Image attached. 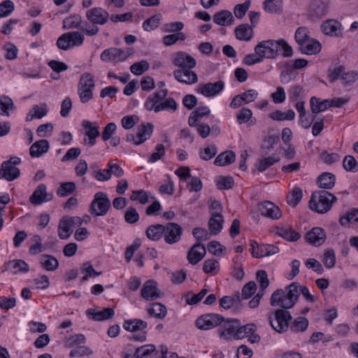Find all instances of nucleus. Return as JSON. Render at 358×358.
Masks as SVG:
<instances>
[{"mask_svg":"<svg viewBox=\"0 0 358 358\" xmlns=\"http://www.w3.org/2000/svg\"><path fill=\"white\" fill-rule=\"evenodd\" d=\"M255 52L262 58L268 59H275L280 52L284 57H289L293 55L292 47L283 39L261 41L255 46Z\"/></svg>","mask_w":358,"mask_h":358,"instance_id":"obj_1","label":"nucleus"},{"mask_svg":"<svg viewBox=\"0 0 358 358\" xmlns=\"http://www.w3.org/2000/svg\"><path fill=\"white\" fill-rule=\"evenodd\" d=\"M168 94L166 89L155 92L150 95L145 102V108L148 110H154L155 113L166 109L176 110L178 104L175 99L169 98L163 101Z\"/></svg>","mask_w":358,"mask_h":358,"instance_id":"obj_2","label":"nucleus"},{"mask_svg":"<svg viewBox=\"0 0 358 358\" xmlns=\"http://www.w3.org/2000/svg\"><path fill=\"white\" fill-rule=\"evenodd\" d=\"M336 201L337 198L333 194L325 190L317 191L311 195L309 208L318 213H326Z\"/></svg>","mask_w":358,"mask_h":358,"instance_id":"obj_3","label":"nucleus"},{"mask_svg":"<svg viewBox=\"0 0 358 358\" xmlns=\"http://www.w3.org/2000/svg\"><path fill=\"white\" fill-rule=\"evenodd\" d=\"M292 317L289 311L277 309L268 315L269 324L274 331L279 334L285 333L289 329V322Z\"/></svg>","mask_w":358,"mask_h":358,"instance_id":"obj_4","label":"nucleus"},{"mask_svg":"<svg viewBox=\"0 0 358 358\" xmlns=\"http://www.w3.org/2000/svg\"><path fill=\"white\" fill-rule=\"evenodd\" d=\"M83 220L78 216H64L58 224V236L62 240L68 239L73 229L82 225Z\"/></svg>","mask_w":358,"mask_h":358,"instance_id":"obj_5","label":"nucleus"},{"mask_svg":"<svg viewBox=\"0 0 358 358\" xmlns=\"http://www.w3.org/2000/svg\"><path fill=\"white\" fill-rule=\"evenodd\" d=\"M94 87L95 83L93 76L90 73L82 74L78 85V93L83 103H85L92 99Z\"/></svg>","mask_w":358,"mask_h":358,"instance_id":"obj_6","label":"nucleus"},{"mask_svg":"<svg viewBox=\"0 0 358 358\" xmlns=\"http://www.w3.org/2000/svg\"><path fill=\"white\" fill-rule=\"evenodd\" d=\"M110 207V201L106 193L99 192L95 194L90 205V211L94 216H104Z\"/></svg>","mask_w":358,"mask_h":358,"instance_id":"obj_7","label":"nucleus"},{"mask_svg":"<svg viewBox=\"0 0 358 358\" xmlns=\"http://www.w3.org/2000/svg\"><path fill=\"white\" fill-rule=\"evenodd\" d=\"M21 159L17 157H12L1 164L0 169V179L5 178L8 181H13L17 178L20 171L15 166L20 164Z\"/></svg>","mask_w":358,"mask_h":358,"instance_id":"obj_8","label":"nucleus"},{"mask_svg":"<svg viewBox=\"0 0 358 358\" xmlns=\"http://www.w3.org/2000/svg\"><path fill=\"white\" fill-rule=\"evenodd\" d=\"M131 54V48H127L125 50L116 48H110L105 50L101 55V59L103 62L116 61L123 62L127 59Z\"/></svg>","mask_w":358,"mask_h":358,"instance_id":"obj_9","label":"nucleus"},{"mask_svg":"<svg viewBox=\"0 0 358 358\" xmlns=\"http://www.w3.org/2000/svg\"><path fill=\"white\" fill-rule=\"evenodd\" d=\"M224 317L219 314L210 313L201 315L196 321V325L199 329L208 330L222 324Z\"/></svg>","mask_w":358,"mask_h":358,"instance_id":"obj_10","label":"nucleus"},{"mask_svg":"<svg viewBox=\"0 0 358 358\" xmlns=\"http://www.w3.org/2000/svg\"><path fill=\"white\" fill-rule=\"evenodd\" d=\"M222 326L219 329V336L225 341L236 339L237 328L241 324L240 320L237 319H231L222 322Z\"/></svg>","mask_w":358,"mask_h":358,"instance_id":"obj_11","label":"nucleus"},{"mask_svg":"<svg viewBox=\"0 0 358 358\" xmlns=\"http://www.w3.org/2000/svg\"><path fill=\"white\" fill-rule=\"evenodd\" d=\"M164 241L169 245L178 243L182 234V228L177 223L169 222L164 226Z\"/></svg>","mask_w":358,"mask_h":358,"instance_id":"obj_12","label":"nucleus"},{"mask_svg":"<svg viewBox=\"0 0 358 358\" xmlns=\"http://www.w3.org/2000/svg\"><path fill=\"white\" fill-rule=\"evenodd\" d=\"M86 18L93 24L103 25L108 22L109 13L101 7L88 9L85 14Z\"/></svg>","mask_w":358,"mask_h":358,"instance_id":"obj_13","label":"nucleus"},{"mask_svg":"<svg viewBox=\"0 0 358 358\" xmlns=\"http://www.w3.org/2000/svg\"><path fill=\"white\" fill-rule=\"evenodd\" d=\"M173 64L179 69H189L195 67L196 62L194 57L185 52H176L173 59Z\"/></svg>","mask_w":358,"mask_h":358,"instance_id":"obj_14","label":"nucleus"},{"mask_svg":"<svg viewBox=\"0 0 358 358\" xmlns=\"http://www.w3.org/2000/svg\"><path fill=\"white\" fill-rule=\"evenodd\" d=\"M258 210L262 215L272 220H278L282 216V212L278 206L268 201L259 203L258 204Z\"/></svg>","mask_w":358,"mask_h":358,"instance_id":"obj_15","label":"nucleus"},{"mask_svg":"<svg viewBox=\"0 0 358 358\" xmlns=\"http://www.w3.org/2000/svg\"><path fill=\"white\" fill-rule=\"evenodd\" d=\"M250 246L252 255L255 258H262L278 251V248L273 245H258L255 241H251Z\"/></svg>","mask_w":358,"mask_h":358,"instance_id":"obj_16","label":"nucleus"},{"mask_svg":"<svg viewBox=\"0 0 358 358\" xmlns=\"http://www.w3.org/2000/svg\"><path fill=\"white\" fill-rule=\"evenodd\" d=\"M321 30L325 35L331 37L343 36L342 25L336 20L330 19L324 21L321 24Z\"/></svg>","mask_w":358,"mask_h":358,"instance_id":"obj_17","label":"nucleus"},{"mask_svg":"<svg viewBox=\"0 0 358 358\" xmlns=\"http://www.w3.org/2000/svg\"><path fill=\"white\" fill-rule=\"evenodd\" d=\"M224 87V83L222 80H218L214 83H208L200 85L196 91L206 97L214 96L218 94Z\"/></svg>","mask_w":358,"mask_h":358,"instance_id":"obj_18","label":"nucleus"},{"mask_svg":"<svg viewBox=\"0 0 358 358\" xmlns=\"http://www.w3.org/2000/svg\"><path fill=\"white\" fill-rule=\"evenodd\" d=\"M306 241L315 246L322 245L326 240V233L321 227H314L305 236Z\"/></svg>","mask_w":358,"mask_h":358,"instance_id":"obj_19","label":"nucleus"},{"mask_svg":"<svg viewBox=\"0 0 358 358\" xmlns=\"http://www.w3.org/2000/svg\"><path fill=\"white\" fill-rule=\"evenodd\" d=\"M192 69H177L174 71L173 76L180 83H185L187 85L194 84L198 81V76L194 71H192Z\"/></svg>","mask_w":358,"mask_h":358,"instance_id":"obj_20","label":"nucleus"},{"mask_svg":"<svg viewBox=\"0 0 358 358\" xmlns=\"http://www.w3.org/2000/svg\"><path fill=\"white\" fill-rule=\"evenodd\" d=\"M206 253L204 245L201 243H196L189 250L187 258L189 264L196 265L204 257Z\"/></svg>","mask_w":358,"mask_h":358,"instance_id":"obj_21","label":"nucleus"},{"mask_svg":"<svg viewBox=\"0 0 358 358\" xmlns=\"http://www.w3.org/2000/svg\"><path fill=\"white\" fill-rule=\"evenodd\" d=\"M141 296L148 301H155L160 296L161 292L158 289L154 280H148L141 289Z\"/></svg>","mask_w":358,"mask_h":358,"instance_id":"obj_22","label":"nucleus"},{"mask_svg":"<svg viewBox=\"0 0 358 358\" xmlns=\"http://www.w3.org/2000/svg\"><path fill=\"white\" fill-rule=\"evenodd\" d=\"M86 314L94 321H103L111 319L115 315V311L111 308H105L102 310L90 308L86 311Z\"/></svg>","mask_w":358,"mask_h":358,"instance_id":"obj_23","label":"nucleus"},{"mask_svg":"<svg viewBox=\"0 0 358 358\" xmlns=\"http://www.w3.org/2000/svg\"><path fill=\"white\" fill-rule=\"evenodd\" d=\"M82 126L86 130L85 135L88 138L87 143L91 146L94 145L96 143V138L100 136L97 123L83 120Z\"/></svg>","mask_w":358,"mask_h":358,"instance_id":"obj_24","label":"nucleus"},{"mask_svg":"<svg viewBox=\"0 0 358 358\" xmlns=\"http://www.w3.org/2000/svg\"><path fill=\"white\" fill-rule=\"evenodd\" d=\"M328 0H313L309 6L310 14L315 17H322L328 11Z\"/></svg>","mask_w":358,"mask_h":358,"instance_id":"obj_25","label":"nucleus"},{"mask_svg":"<svg viewBox=\"0 0 358 358\" xmlns=\"http://www.w3.org/2000/svg\"><path fill=\"white\" fill-rule=\"evenodd\" d=\"M301 285L298 282H292L287 287L286 293L287 301H285V307L292 308L298 300L300 295Z\"/></svg>","mask_w":358,"mask_h":358,"instance_id":"obj_26","label":"nucleus"},{"mask_svg":"<svg viewBox=\"0 0 358 358\" xmlns=\"http://www.w3.org/2000/svg\"><path fill=\"white\" fill-rule=\"evenodd\" d=\"M254 28L248 24H241L234 30L236 38L242 41H250L254 37Z\"/></svg>","mask_w":358,"mask_h":358,"instance_id":"obj_27","label":"nucleus"},{"mask_svg":"<svg viewBox=\"0 0 358 358\" xmlns=\"http://www.w3.org/2000/svg\"><path fill=\"white\" fill-rule=\"evenodd\" d=\"M310 105L311 112L314 115L312 118L313 122L315 119L317 114L330 108V101L329 99L320 101L319 98L312 96L310 100Z\"/></svg>","mask_w":358,"mask_h":358,"instance_id":"obj_28","label":"nucleus"},{"mask_svg":"<svg viewBox=\"0 0 358 358\" xmlns=\"http://www.w3.org/2000/svg\"><path fill=\"white\" fill-rule=\"evenodd\" d=\"M213 21L220 26H229L234 24V18L231 12L228 10H222L214 14Z\"/></svg>","mask_w":358,"mask_h":358,"instance_id":"obj_29","label":"nucleus"},{"mask_svg":"<svg viewBox=\"0 0 358 358\" xmlns=\"http://www.w3.org/2000/svg\"><path fill=\"white\" fill-rule=\"evenodd\" d=\"M51 199V196L50 198H47L45 185L41 184L35 189L29 198V201L34 205H39L44 201L50 200Z\"/></svg>","mask_w":358,"mask_h":358,"instance_id":"obj_30","label":"nucleus"},{"mask_svg":"<svg viewBox=\"0 0 358 358\" xmlns=\"http://www.w3.org/2000/svg\"><path fill=\"white\" fill-rule=\"evenodd\" d=\"M50 145L48 140L41 139L34 144L29 148V154L32 157H39L49 150Z\"/></svg>","mask_w":358,"mask_h":358,"instance_id":"obj_31","label":"nucleus"},{"mask_svg":"<svg viewBox=\"0 0 358 358\" xmlns=\"http://www.w3.org/2000/svg\"><path fill=\"white\" fill-rule=\"evenodd\" d=\"M210 113V109L207 106L197 107L188 118V124L191 127H195L196 122L204 116L208 115Z\"/></svg>","mask_w":358,"mask_h":358,"instance_id":"obj_32","label":"nucleus"},{"mask_svg":"<svg viewBox=\"0 0 358 358\" xmlns=\"http://www.w3.org/2000/svg\"><path fill=\"white\" fill-rule=\"evenodd\" d=\"M236 154L231 150L224 151L218 155L215 159L214 164L216 166H224L235 162Z\"/></svg>","mask_w":358,"mask_h":358,"instance_id":"obj_33","label":"nucleus"},{"mask_svg":"<svg viewBox=\"0 0 358 358\" xmlns=\"http://www.w3.org/2000/svg\"><path fill=\"white\" fill-rule=\"evenodd\" d=\"M276 234L287 241H296L301 238L300 234L289 227L277 228Z\"/></svg>","mask_w":358,"mask_h":358,"instance_id":"obj_34","label":"nucleus"},{"mask_svg":"<svg viewBox=\"0 0 358 358\" xmlns=\"http://www.w3.org/2000/svg\"><path fill=\"white\" fill-rule=\"evenodd\" d=\"M287 301L286 293L282 289H276L271 296V306H280L282 309L287 310L289 308L285 307V301Z\"/></svg>","mask_w":358,"mask_h":358,"instance_id":"obj_35","label":"nucleus"},{"mask_svg":"<svg viewBox=\"0 0 358 358\" xmlns=\"http://www.w3.org/2000/svg\"><path fill=\"white\" fill-rule=\"evenodd\" d=\"M289 322V328L294 333L305 331L309 324L308 319L305 317H299Z\"/></svg>","mask_w":358,"mask_h":358,"instance_id":"obj_36","label":"nucleus"},{"mask_svg":"<svg viewBox=\"0 0 358 358\" xmlns=\"http://www.w3.org/2000/svg\"><path fill=\"white\" fill-rule=\"evenodd\" d=\"M223 216H210L208 221V229L210 235L218 234L223 228Z\"/></svg>","mask_w":358,"mask_h":358,"instance_id":"obj_37","label":"nucleus"},{"mask_svg":"<svg viewBox=\"0 0 358 358\" xmlns=\"http://www.w3.org/2000/svg\"><path fill=\"white\" fill-rule=\"evenodd\" d=\"M164 230V225L160 224H152L147 229L146 235L150 240L156 241L162 237Z\"/></svg>","mask_w":358,"mask_h":358,"instance_id":"obj_38","label":"nucleus"},{"mask_svg":"<svg viewBox=\"0 0 358 358\" xmlns=\"http://www.w3.org/2000/svg\"><path fill=\"white\" fill-rule=\"evenodd\" d=\"M147 326L146 322L139 319L126 320L123 324L124 329L128 331H141L145 329Z\"/></svg>","mask_w":358,"mask_h":358,"instance_id":"obj_39","label":"nucleus"},{"mask_svg":"<svg viewBox=\"0 0 358 358\" xmlns=\"http://www.w3.org/2000/svg\"><path fill=\"white\" fill-rule=\"evenodd\" d=\"M153 131V125L150 123L141 124L137 131L138 143H143L149 139Z\"/></svg>","mask_w":358,"mask_h":358,"instance_id":"obj_40","label":"nucleus"},{"mask_svg":"<svg viewBox=\"0 0 358 358\" xmlns=\"http://www.w3.org/2000/svg\"><path fill=\"white\" fill-rule=\"evenodd\" d=\"M148 313L150 316L163 319L166 315L167 310L164 305L160 303H153L148 308Z\"/></svg>","mask_w":358,"mask_h":358,"instance_id":"obj_41","label":"nucleus"},{"mask_svg":"<svg viewBox=\"0 0 358 358\" xmlns=\"http://www.w3.org/2000/svg\"><path fill=\"white\" fill-rule=\"evenodd\" d=\"M317 180L320 184V187L329 189L334 186L336 177L332 173L325 172L319 176Z\"/></svg>","mask_w":358,"mask_h":358,"instance_id":"obj_42","label":"nucleus"},{"mask_svg":"<svg viewBox=\"0 0 358 358\" xmlns=\"http://www.w3.org/2000/svg\"><path fill=\"white\" fill-rule=\"evenodd\" d=\"M42 266L47 271H55L59 266L58 260L50 255H43L40 261Z\"/></svg>","mask_w":358,"mask_h":358,"instance_id":"obj_43","label":"nucleus"},{"mask_svg":"<svg viewBox=\"0 0 358 358\" xmlns=\"http://www.w3.org/2000/svg\"><path fill=\"white\" fill-rule=\"evenodd\" d=\"M269 117L275 121L293 120L295 117V113L292 109H289L286 113L276 110L269 114Z\"/></svg>","mask_w":358,"mask_h":358,"instance_id":"obj_44","label":"nucleus"},{"mask_svg":"<svg viewBox=\"0 0 358 358\" xmlns=\"http://www.w3.org/2000/svg\"><path fill=\"white\" fill-rule=\"evenodd\" d=\"M255 331L256 326L254 324L250 323L243 326H241L240 324L236 330V339L238 340L247 338L250 334H252V333H255Z\"/></svg>","mask_w":358,"mask_h":358,"instance_id":"obj_45","label":"nucleus"},{"mask_svg":"<svg viewBox=\"0 0 358 358\" xmlns=\"http://www.w3.org/2000/svg\"><path fill=\"white\" fill-rule=\"evenodd\" d=\"M85 336L82 334H75L71 337L66 338L64 340V347L66 348H71L73 347L79 346L85 343Z\"/></svg>","mask_w":358,"mask_h":358,"instance_id":"obj_46","label":"nucleus"},{"mask_svg":"<svg viewBox=\"0 0 358 358\" xmlns=\"http://www.w3.org/2000/svg\"><path fill=\"white\" fill-rule=\"evenodd\" d=\"M303 196L302 189L295 187L287 196V201L290 206L295 207L301 200Z\"/></svg>","mask_w":358,"mask_h":358,"instance_id":"obj_47","label":"nucleus"},{"mask_svg":"<svg viewBox=\"0 0 358 358\" xmlns=\"http://www.w3.org/2000/svg\"><path fill=\"white\" fill-rule=\"evenodd\" d=\"M156 347L152 344L145 345L136 348L134 358H144L155 352Z\"/></svg>","mask_w":358,"mask_h":358,"instance_id":"obj_48","label":"nucleus"},{"mask_svg":"<svg viewBox=\"0 0 358 358\" xmlns=\"http://www.w3.org/2000/svg\"><path fill=\"white\" fill-rule=\"evenodd\" d=\"M76 190V185L73 182H63L59 187L57 194L60 197H66Z\"/></svg>","mask_w":358,"mask_h":358,"instance_id":"obj_49","label":"nucleus"},{"mask_svg":"<svg viewBox=\"0 0 358 358\" xmlns=\"http://www.w3.org/2000/svg\"><path fill=\"white\" fill-rule=\"evenodd\" d=\"M264 10L270 13H278L282 10V0H266L264 3Z\"/></svg>","mask_w":358,"mask_h":358,"instance_id":"obj_50","label":"nucleus"},{"mask_svg":"<svg viewBox=\"0 0 358 358\" xmlns=\"http://www.w3.org/2000/svg\"><path fill=\"white\" fill-rule=\"evenodd\" d=\"M280 160L279 157L270 156L268 157H262L259 159V162L256 164L258 171L262 172L266 171L268 167L273 165Z\"/></svg>","mask_w":358,"mask_h":358,"instance_id":"obj_51","label":"nucleus"},{"mask_svg":"<svg viewBox=\"0 0 358 358\" xmlns=\"http://www.w3.org/2000/svg\"><path fill=\"white\" fill-rule=\"evenodd\" d=\"M339 222L342 226H346L348 223H358V208H353L341 217Z\"/></svg>","mask_w":358,"mask_h":358,"instance_id":"obj_52","label":"nucleus"},{"mask_svg":"<svg viewBox=\"0 0 358 358\" xmlns=\"http://www.w3.org/2000/svg\"><path fill=\"white\" fill-rule=\"evenodd\" d=\"M321 50V44L317 41H313L310 43H304L301 46V51L306 55H315Z\"/></svg>","mask_w":358,"mask_h":358,"instance_id":"obj_53","label":"nucleus"},{"mask_svg":"<svg viewBox=\"0 0 358 358\" xmlns=\"http://www.w3.org/2000/svg\"><path fill=\"white\" fill-rule=\"evenodd\" d=\"M82 22V17L80 15H73L65 18L63 21L64 28L75 29L79 28Z\"/></svg>","mask_w":358,"mask_h":358,"instance_id":"obj_54","label":"nucleus"},{"mask_svg":"<svg viewBox=\"0 0 358 358\" xmlns=\"http://www.w3.org/2000/svg\"><path fill=\"white\" fill-rule=\"evenodd\" d=\"M149 63L145 60H141L134 63L130 66V71L136 76L142 75L149 69Z\"/></svg>","mask_w":358,"mask_h":358,"instance_id":"obj_55","label":"nucleus"},{"mask_svg":"<svg viewBox=\"0 0 358 358\" xmlns=\"http://www.w3.org/2000/svg\"><path fill=\"white\" fill-rule=\"evenodd\" d=\"M9 268L13 269V273L27 272L29 271L28 264L23 260L15 259L8 262Z\"/></svg>","mask_w":358,"mask_h":358,"instance_id":"obj_56","label":"nucleus"},{"mask_svg":"<svg viewBox=\"0 0 358 358\" xmlns=\"http://www.w3.org/2000/svg\"><path fill=\"white\" fill-rule=\"evenodd\" d=\"M185 39V34L182 32H178L164 36L163 43L165 45L170 46L175 44L178 41H184Z\"/></svg>","mask_w":358,"mask_h":358,"instance_id":"obj_57","label":"nucleus"},{"mask_svg":"<svg viewBox=\"0 0 358 358\" xmlns=\"http://www.w3.org/2000/svg\"><path fill=\"white\" fill-rule=\"evenodd\" d=\"M124 220L128 224H135L140 218V215L137 210L134 207H129L127 208L124 213Z\"/></svg>","mask_w":358,"mask_h":358,"instance_id":"obj_58","label":"nucleus"},{"mask_svg":"<svg viewBox=\"0 0 358 358\" xmlns=\"http://www.w3.org/2000/svg\"><path fill=\"white\" fill-rule=\"evenodd\" d=\"M32 244L29 248V253L31 255H37L42 252L44 250V248L42 244V238L38 235H35L32 239Z\"/></svg>","mask_w":358,"mask_h":358,"instance_id":"obj_59","label":"nucleus"},{"mask_svg":"<svg viewBox=\"0 0 358 358\" xmlns=\"http://www.w3.org/2000/svg\"><path fill=\"white\" fill-rule=\"evenodd\" d=\"M69 43L71 46H79L83 43L85 37L79 31H70L66 33Z\"/></svg>","mask_w":358,"mask_h":358,"instance_id":"obj_60","label":"nucleus"},{"mask_svg":"<svg viewBox=\"0 0 358 358\" xmlns=\"http://www.w3.org/2000/svg\"><path fill=\"white\" fill-rule=\"evenodd\" d=\"M289 99L290 101H296L299 99H301L304 96V92L303 87L299 85H294L288 91Z\"/></svg>","mask_w":358,"mask_h":358,"instance_id":"obj_61","label":"nucleus"},{"mask_svg":"<svg viewBox=\"0 0 358 358\" xmlns=\"http://www.w3.org/2000/svg\"><path fill=\"white\" fill-rule=\"evenodd\" d=\"M234 185V181L231 176H220L217 180V186L219 189H229Z\"/></svg>","mask_w":358,"mask_h":358,"instance_id":"obj_62","label":"nucleus"},{"mask_svg":"<svg viewBox=\"0 0 358 358\" xmlns=\"http://www.w3.org/2000/svg\"><path fill=\"white\" fill-rule=\"evenodd\" d=\"M343 166L347 171L355 172L358 170L357 162L352 155H347L344 157Z\"/></svg>","mask_w":358,"mask_h":358,"instance_id":"obj_63","label":"nucleus"},{"mask_svg":"<svg viewBox=\"0 0 358 358\" xmlns=\"http://www.w3.org/2000/svg\"><path fill=\"white\" fill-rule=\"evenodd\" d=\"M130 199L131 201H138L141 204L144 205L149 201V195L143 189L135 190L132 192Z\"/></svg>","mask_w":358,"mask_h":358,"instance_id":"obj_64","label":"nucleus"}]
</instances>
